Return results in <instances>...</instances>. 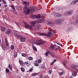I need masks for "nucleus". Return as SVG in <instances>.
Listing matches in <instances>:
<instances>
[{
	"mask_svg": "<svg viewBox=\"0 0 78 78\" xmlns=\"http://www.w3.org/2000/svg\"><path fill=\"white\" fill-rule=\"evenodd\" d=\"M23 5H24L25 6L23 8V12L25 13L26 14H28L30 13H33L35 11L34 7L30 6V9L28 8V6L30 5V2L27 1H24L23 2Z\"/></svg>",
	"mask_w": 78,
	"mask_h": 78,
	"instance_id": "nucleus-1",
	"label": "nucleus"
},
{
	"mask_svg": "<svg viewBox=\"0 0 78 78\" xmlns=\"http://www.w3.org/2000/svg\"><path fill=\"white\" fill-rule=\"evenodd\" d=\"M43 20H37L36 21H33L30 22L31 25H29L25 21H23V23L24 24V26L26 28H29L31 30L33 27H35V25L36 24V23H40V22H43ZM39 21H42L41 22H39Z\"/></svg>",
	"mask_w": 78,
	"mask_h": 78,
	"instance_id": "nucleus-2",
	"label": "nucleus"
},
{
	"mask_svg": "<svg viewBox=\"0 0 78 78\" xmlns=\"http://www.w3.org/2000/svg\"><path fill=\"white\" fill-rule=\"evenodd\" d=\"M14 35H15L16 37H17V38H18V39H20L21 42H25V41L26 38L25 37H23L22 36L19 35L18 34L15 33H14Z\"/></svg>",
	"mask_w": 78,
	"mask_h": 78,
	"instance_id": "nucleus-3",
	"label": "nucleus"
},
{
	"mask_svg": "<svg viewBox=\"0 0 78 78\" xmlns=\"http://www.w3.org/2000/svg\"><path fill=\"white\" fill-rule=\"evenodd\" d=\"M52 30H50V31L48 33V34H46L44 33L41 34L39 35L40 36H48L50 37H51L53 36V34L51 33Z\"/></svg>",
	"mask_w": 78,
	"mask_h": 78,
	"instance_id": "nucleus-4",
	"label": "nucleus"
},
{
	"mask_svg": "<svg viewBox=\"0 0 78 78\" xmlns=\"http://www.w3.org/2000/svg\"><path fill=\"white\" fill-rule=\"evenodd\" d=\"M73 10H70L65 12L64 15L66 16H71V14H73Z\"/></svg>",
	"mask_w": 78,
	"mask_h": 78,
	"instance_id": "nucleus-5",
	"label": "nucleus"
},
{
	"mask_svg": "<svg viewBox=\"0 0 78 78\" xmlns=\"http://www.w3.org/2000/svg\"><path fill=\"white\" fill-rule=\"evenodd\" d=\"M53 14L55 17L58 18L61 17L62 16V14H61L57 12H54Z\"/></svg>",
	"mask_w": 78,
	"mask_h": 78,
	"instance_id": "nucleus-6",
	"label": "nucleus"
},
{
	"mask_svg": "<svg viewBox=\"0 0 78 78\" xmlns=\"http://www.w3.org/2000/svg\"><path fill=\"white\" fill-rule=\"evenodd\" d=\"M37 42H35V44H36V45H41V44H45V41H43L38 40Z\"/></svg>",
	"mask_w": 78,
	"mask_h": 78,
	"instance_id": "nucleus-7",
	"label": "nucleus"
},
{
	"mask_svg": "<svg viewBox=\"0 0 78 78\" xmlns=\"http://www.w3.org/2000/svg\"><path fill=\"white\" fill-rule=\"evenodd\" d=\"M71 72L72 73H72L73 76H69V78H73V76H76V72L74 70L72 69L71 70Z\"/></svg>",
	"mask_w": 78,
	"mask_h": 78,
	"instance_id": "nucleus-8",
	"label": "nucleus"
},
{
	"mask_svg": "<svg viewBox=\"0 0 78 78\" xmlns=\"http://www.w3.org/2000/svg\"><path fill=\"white\" fill-rule=\"evenodd\" d=\"M63 22V20H56L55 21V23L56 24H61Z\"/></svg>",
	"mask_w": 78,
	"mask_h": 78,
	"instance_id": "nucleus-9",
	"label": "nucleus"
},
{
	"mask_svg": "<svg viewBox=\"0 0 78 78\" xmlns=\"http://www.w3.org/2000/svg\"><path fill=\"white\" fill-rule=\"evenodd\" d=\"M71 68L72 69L75 70V71H76V72H78V69H77V68H76V66H75V65H73L71 66Z\"/></svg>",
	"mask_w": 78,
	"mask_h": 78,
	"instance_id": "nucleus-10",
	"label": "nucleus"
},
{
	"mask_svg": "<svg viewBox=\"0 0 78 78\" xmlns=\"http://www.w3.org/2000/svg\"><path fill=\"white\" fill-rule=\"evenodd\" d=\"M33 16L34 17L36 18V19H41V15H38L37 16L33 15Z\"/></svg>",
	"mask_w": 78,
	"mask_h": 78,
	"instance_id": "nucleus-11",
	"label": "nucleus"
},
{
	"mask_svg": "<svg viewBox=\"0 0 78 78\" xmlns=\"http://www.w3.org/2000/svg\"><path fill=\"white\" fill-rule=\"evenodd\" d=\"M47 23H49L51 26H53V22L52 21H50H50L49 20H48L47 21Z\"/></svg>",
	"mask_w": 78,
	"mask_h": 78,
	"instance_id": "nucleus-12",
	"label": "nucleus"
},
{
	"mask_svg": "<svg viewBox=\"0 0 78 78\" xmlns=\"http://www.w3.org/2000/svg\"><path fill=\"white\" fill-rule=\"evenodd\" d=\"M1 30L2 31H5L6 28H5V27L1 26Z\"/></svg>",
	"mask_w": 78,
	"mask_h": 78,
	"instance_id": "nucleus-13",
	"label": "nucleus"
},
{
	"mask_svg": "<svg viewBox=\"0 0 78 78\" xmlns=\"http://www.w3.org/2000/svg\"><path fill=\"white\" fill-rule=\"evenodd\" d=\"M78 0H74L71 3V5H74V4H75L76 2H78Z\"/></svg>",
	"mask_w": 78,
	"mask_h": 78,
	"instance_id": "nucleus-14",
	"label": "nucleus"
},
{
	"mask_svg": "<svg viewBox=\"0 0 78 78\" xmlns=\"http://www.w3.org/2000/svg\"><path fill=\"white\" fill-rule=\"evenodd\" d=\"M49 48L51 50H54L55 49V46L53 45H51L50 47H49Z\"/></svg>",
	"mask_w": 78,
	"mask_h": 78,
	"instance_id": "nucleus-15",
	"label": "nucleus"
},
{
	"mask_svg": "<svg viewBox=\"0 0 78 78\" xmlns=\"http://www.w3.org/2000/svg\"><path fill=\"white\" fill-rule=\"evenodd\" d=\"M32 48L35 51H37V48H36L33 45H32Z\"/></svg>",
	"mask_w": 78,
	"mask_h": 78,
	"instance_id": "nucleus-16",
	"label": "nucleus"
},
{
	"mask_svg": "<svg viewBox=\"0 0 78 78\" xmlns=\"http://www.w3.org/2000/svg\"><path fill=\"white\" fill-rule=\"evenodd\" d=\"M11 33V30L8 29L5 32L6 34H9Z\"/></svg>",
	"mask_w": 78,
	"mask_h": 78,
	"instance_id": "nucleus-17",
	"label": "nucleus"
},
{
	"mask_svg": "<svg viewBox=\"0 0 78 78\" xmlns=\"http://www.w3.org/2000/svg\"><path fill=\"white\" fill-rule=\"evenodd\" d=\"M5 41L6 44V46H8V41L7 39H5Z\"/></svg>",
	"mask_w": 78,
	"mask_h": 78,
	"instance_id": "nucleus-18",
	"label": "nucleus"
},
{
	"mask_svg": "<svg viewBox=\"0 0 78 78\" xmlns=\"http://www.w3.org/2000/svg\"><path fill=\"white\" fill-rule=\"evenodd\" d=\"M50 55H51V56H52V57H53V58H55V57H56V56L55 55V54H52V53L51 52L50 53Z\"/></svg>",
	"mask_w": 78,
	"mask_h": 78,
	"instance_id": "nucleus-19",
	"label": "nucleus"
},
{
	"mask_svg": "<svg viewBox=\"0 0 78 78\" xmlns=\"http://www.w3.org/2000/svg\"><path fill=\"white\" fill-rule=\"evenodd\" d=\"M8 67L11 70H12V66H11L10 64H9L8 66Z\"/></svg>",
	"mask_w": 78,
	"mask_h": 78,
	"instance_id": "nucleus-20",
	"label": "nucleus"
},
{
	"mask_svg": "<svg viewBox=\"0 0 78 78\" xmlns=\"http://www.w3.org/2000/svg\"><path fill=\"white\" fill-rule=\"evenodd\" d=\"M10 48L12 50H14V46L12 45H11Z\"/></svg>",
	"mask_w": 78,
	"mask_h": 78,
	"instance_id": "nucleus-21",
	"label": "nucleus"
},
{
	"mask_svg": "<svg viewBox=\"0 0 78 78\" xmlns=\"http://www.w3.org/2000/svg\"><path fill=\"white\" fill-rule=\"evenodd\" d=\"M50 51H48L46 52L45 54V56H48V54H49V53H50Z\"/></svg>",
	"mask_w": 78,
	"mask_h": 78,
	"instance_id": "nucleus-22",
	"label": "nucleus"
},
{
	"mask_svg": "<svg viewBox=\"0 0 78 78\" xmlns=\"http://www.w3.org/2000/svg\"><path fill=\"white\" fill-rule=\"evenodd\" d=\"M21 55L22 56H23V57H26V56H27V54L24 53H22Z\"/></svg>",
	"mask_w": 78,
	"mask_h": 78,
	"instance_id": "nucleus-23",
	"label": "nucleus"
},
{
	"mask_svg": "<svg viewBox=\"0 0 78 78\" xmlns=\"http://www.w3.org/2000/svg\"><path fill=\"white\" fill-rule=\"evenodd\" d=\"M37 75V73H34L32 74V76H34L36 75Z\"/></svg>",
	"mask_w": 78,
	"mask_h": 78,
	"instance_id": "nucleus-24",
	"label": "nucleus"
},
{
	"mask_svg": "<svg viewBox=\"0 0 78 78\" xmlns=\"http://www.w3.org/2000/svg\"><path fill=\"white\" fill-rule=\"evenodd\" d=\"M10 6L12 9H13V10H14V5H11Z\"/></svg>",
	"mask_w": 78,
	"mask_h": 78,
	"instance_id": "nucleus-25",
	"label": "nucleus"
},
{
	"mask_svg": "<svg viewBox=\"0 0 78 78\" xmlns=\"http://www.w3.org/2000/svg\"><path fill=\"white\" fill-rule=\"evenodd\" d=\"M63 73H64L63 72H63H60L59 73V75H60V76H62V75H63Z\"/></svg>",
	"mask_w": 78,
	"mask_h": 78,
	"instance_id": "nucleus-26",
	"label": "nucleus"
},
{
	"mask_svg": "<svg viewBox=\"0 0 78 78\" xmlns=\"http://www.w3.org/2000/svg\"><path fill=\"white\" fill-rule=\"evenodd\" d=\"M20 69L21 70V71H22V72H25V69H24V68H20Z\"/></svg>",
	"mask_w": 78,
	"mask_h": 78,
	"instance_id": "nucleus-27",
	"label": "nucleus"
},
{
	"mask_svg": "<svg viewBox=\"0 0 78 78\" xmlns=\"http://www.w3.org/2000/svg\"><path fill=\"white\" fill-rule=\"evenodd\" d=\"M2 2L4 4H6V1H5V0H2Z\"/></svg>",
	"mask_w": 78,
	"mask_h": 78,
	"instance_id": "nucleus-28",
	"label": "nucleus"
},
{
	"mask_svg": "<svg viewBox=\"0 0 78 78\" xmlns=\"http://www.w3.org/2000/svg\"><path fill=\"white\" fill-rule=\"evenodd\" d=\"M19 62L21 65H22L23 64V62L21 60H19Z\"/></svg>",
	"mask_w": 78,
	"mask_h": 78,
	"instance_id": "nucleus-29",
	"label": "nucleus"
},
{
	"mask_svg": "<svg viewBox=\"0 0 78 78\" xmlns=\"http://www.w3.org/2000/svg\"><path fill=\"white\" fill-rule=\"evenodd\" d=\"M67 61H66V62H63V64L64 65V66H66V64H67Z\"/></svg>",
	"mask_w": 78,
	"mask_h": 78,
	"instance_id": "nucleus-30",
	"label": "nucleus"
},
{
	"mask_svg": "<svg viewBox=\"0 0 78 78\" xmlns=\"http://www.w3.org/2000/svg\"><path fill=\"white\" fill-rule=\"evenodd\" d=\"M34 65L35 66H39V63H34Z\"/></svg>",
	"mask_w": 78,
	"mask_h": 78,
	"instance_id": "nucleus-31",
	"label": "nucleus"
},
{
	"mask_svg": "<svg viewBox=\"0 0 78 78\" xmlns=\"http://www.w3.org/2000/svg\"><path fill=\"white\" fill-rule=\"evenodd\" d=\"M28 59L29 60H32V59H33V58L31 57H29Z\"/></svg>",
	"mask_w": 78,
	"mask_h": 78,
	"instance_id": "nucleus-32",
	"label": "nucleus"
},
{
	"mask_svg": "<svg viewBox=\"0 0 78 78\" xmlns=\"http://www.w3.org/2000/svg\"><path fill=\"white\" fill-rule=\"evenodd\" d=\"M8 8H5L4 10V11L5 12H7L8 11Z\"/></svg>",
	"mask_w": 78,
	"mask_h": 78,
	"instance_id": "nucleus-33",
	"label": "nucleus"
},
{
	"mask_svg": "<svg viewBox=\"0 0 78 78\" xmlns=\"http://www.w3.org/2000/svg\"><path fill=\"white\" fill-rule=\"evenodd\" d=\"M17 54L16 53L14 54V57H15V58H16L17 57Z\"/></svg>",
	"mask_w": 78,
	"mask_h": 78,
	"instance_id": "nucleus-34",
	"label": "nucleus"
},
{
	"mask_svg": "<svg viewBox=\"0 0 78 78\" xmlns=\"http://www.w3.org/2000/svg\"><path fill=\"white\" fill-rule=\"evenodd\" d=\"M9 69H5V72H7L8 73V72H9Z\"/></svg>",
	"mask_w": 78,
	"mask_h": 78,
	"instance_id": "nucleus-35",
	"label": "nucleus"
},
{
	"mask_svg": "<svg viewBox=\"0 0 78 78\" xmlns=\"http://www.w3.org/2000/svg\"><path fill=\"white\" fill-rule=\"evenodd\" d=\"M38 63H41V59H39L38 60Z\"/></svg>",
	"mask_w": 78,
	"mask_h": 78,
	"instance_id": "nucleus-36",
	"label": "nucleus"
},
{
	"mask_svg": "<svg viewBox=\"0 0 78 78\" xmlns=\"http://www.w3.org/2000/svg\"><path fill=\"white\" fill-rule=\"evenodd\" d=\"M52 72V71L51 70H50L48 71V73L49 74H51V73Z\"/></svg>",
	"mask_w": 78,
	"mask_h": 78,
	"instance_id": "nucleus-37",
	"label": "nucleus"
},
{
	"mask_svg": "<svg viewBox=\"0 0 78 78\" xmlns=\"http://www.w3.org/2000/svg\"><path fill=\"white\" fill-rule=\"evenodd\" d=\"M28 62H24V64H28Z\"/></svg>",
	"mask_w": 78,
	"mask_h": 78,
	"instance_id": "nucleus-38",
	"label": "nucleus"
},
{
	"mask_svg": "<svg viewBox=\"0 0 78 78\" xmlns=\"http://www.w3.org/2000/svg\"><path fill=\"white\" fill-rule=\"evenodd\" d=\"M8 6V5H4V8H6Z\"/></svg>",
	"mask_w": 78,
	"mask_h": 78,
	"instance_id": "nucleus-39",
	"label": "nucleus"
},
{
	"mask_svg": "<svg viewBox=\"0 0 78 78\" xmlns=\"http://www.w3.org/2000/svg\"><path fill=\"white\" fill-rule=\"evenodd\" d=\"M56 60L55 59L54 61H53V62L54 63H55V62H56Z\"/></svg>",
	"mask_w": 78,
	"mask_h": 78,
	"instance_id": "nucleus-40",
	"label": "nucleus"
},
{
	"mask_svg": "<svg viewBox=\"0 0 78 78\" xmlns=\"http://www.w3.org/2000/svg\"><path fill=\"white\" fill-rule=\"evenodd\" d=\"M32 69L31 68H30V72H32Z\"/></svg>",
	"mask_w": 78,
	"mask_h": 78,
	"instance_id": "nucleus-41",
	"label": "nucleus"
},
{
	"mask_svg": "<svg viewBox=\"0 0 78 78\" xmlns=\"http://www.w3.org/2000/svg\"><path fill=\"white\" fill-rule=\"evenodd\" d=\"M76 23H78V20H76Z\"/></svg>",
	"mask_w": 78,
	"mask_h": 78,
	"instance_id": "nucleus-42",
	"label": "nucleus"
},
{
	"mask_svg": "<svg viewBox=\"0 0 78 78\" xmlns=\"http://www.w3.org/2000/svg\"><path fill=\"white\" fill-rule=\"evenodd\" d=\"M53 64H54V63L53 62L51 64V65H53Z\"/></svg>",
	"mask_w": 78,
	"mask_h": 78,
	"instance_id": "nucleus-43",
	"label": "nucleus"
},
{
	"mask_svg": "<svg viewBox=\"0 0 78 78\" xmlns=\"http://www.w3.org/2000/svg\"><path fill=\"white\" fill-rule=\"evenodd\" d=\"M42 78H47V77H42Z\"/></svg>",
	"mask_w": 78,
	"mask_h": 78,
	"instance_id": "nucleus-44",
	"label": "nucleus"
},
{
	"mask_svg": "<svg viewBox=\"0 0 78 78\" xmlns=\"http://www.w3.org/2000/svg\"><path fill=\"white\" fill-rule=\"evenodd\" d=\"M11 1H12L13 2L14 1H15V0H11Z\"/></svg>",
	"mask_w": 78,
	"mask_h": 78,
	"instance_id": "nucleus-45",
	"label": "nucleus"
},
{
	"mask_svg": "<svg viewBox=\"0 0 78 78\" xmlns=\"http://www.w3.org/2000/svg\"><path fill=\"white\" fill-rule=\"evenodd\" d=\"M1 6V4L0 3V8Z\"/></svg>",
	"mask_w": 78,
	"mask_h": 78,
	"instance_id": "nucleus-46",
	"label": "nucleus"
},
{
	"mask_svg": "<svg viewBox=\"0 0 78 78\" xmlns=\"http://www.w3.org/2000/svg\"><path fill=\"white\" fill-rule=\"evenodd\" d=\"M1 43V40H0V43Z\"/></svg>",
	"mask_w": 78,
	"mask_h": 78,
	"instance_id": "nucleus-47",
	"label": "nucleus"
},
{
	"mask_svg": "<svg viewBox=\"0 0 78 78\" xmlns=\"http://www.w3.org/2000/svg\"><path fill=\"white\" fill-rule=\"evenodd\" d=\"M1 71V68L0 67V72Z\"/></svg>",
	"mask_w": 78,
	"mask_h": 78,
	"instance_id": "nucleus-48",
	"label": "nucleus"
},
{
	"mask_svg": "<svg viewBox=\"0 0 78 78\" xmlns=\"http://www.w3.org/2000/svg\"><path fill=\"white\" fill-rule=\"evenodd\" d=\"M2 0H0V2H2Z\"/></svg>",
	"mask_w": 78,
	"mask_h": 78,
	"instance_id": "nucleus-49",
	"label": "nucleus"
},
{
	"mask_svg": "<svg viewBox=\"0 0 78 78\" xmlns=\"http://www.w3.org/2000/svg\"><path fill=\"white\" fill-rule=\"evenodd\" d=\"M4 19H6V18H5V17L4 18Z\"/></svg>",
	"mask_w": 78,
	"mask_h": 78,
	"instance_id": "nucleus-50",
	"label": "nucleus"
},
{
	"mask_svg": "<svg viewBox=\"0 0 78 78\" xmlns=\"http://www.w3.org/2000/svg\"><path fill=\"white\" fill-rule=\"evenodd\" d=\"M1 12V10H0V12Z\"/></svg>",
	"mask_w": 78,
	"mask_h": 78,
	"instance_id": "nucleus-51",
	"label": "nucleus"
},
{
	"mask_svg": "<svg viewBox=\"0 0 78 78\" xmlns=\"http://www.w3.org/2000/svg\"><path fill=\"white\" fill-rule=\"evenodd\" d=\"M7 17L6 16H5V17Z\"/></svg>",
	"mask_w": 78,
	"mask_h": 78,
	"instance_id": "nucleus-52",
	"label": "nucleus"
},
{
	"mask_svg": "<svg viewBox=\"0 0 78 78\" xmlns=\"http://www.w3.org/2000/svg\"><path fill=\"white\" fill-rule=\"evenodd\" d=\"M57 44H58L59 45V44L58 43V44L57 43Z\"/></svg>",
	"mask_w": 78,
	"mask_h": 78,
	"instance_id": "nucleus-53",
	"label": "nucleus"
},
{
	"mask_svg": "<svg viewBox=\"0 0 78 78\" xmlns=\"http://www.w3.org/2000/svg\"><path fill=\"white\" fill-rule=\"evenodd\" d=\"M40 20H42V19H40Z\"/></svg>",
	"mask_w": 78,
	"mask_h": 78,
	"instance_id": "nucleus-54",
	"label": "nucleus"
},
{
	"mask_svg": "<svg viewBox=\"0 0 78 78\" xmlns=\"http://www.w3.org/2000/svg\"><path fill=\"white\" fill-rule=\"evenodd\" d=\"M39 26H40V25H39Z\"/></svg>",
	"mask_w": 78,
	"mask_h": 78,
	"instance_id": "nucleus-55",
	"label": "nucleus"
}]
</instances>
